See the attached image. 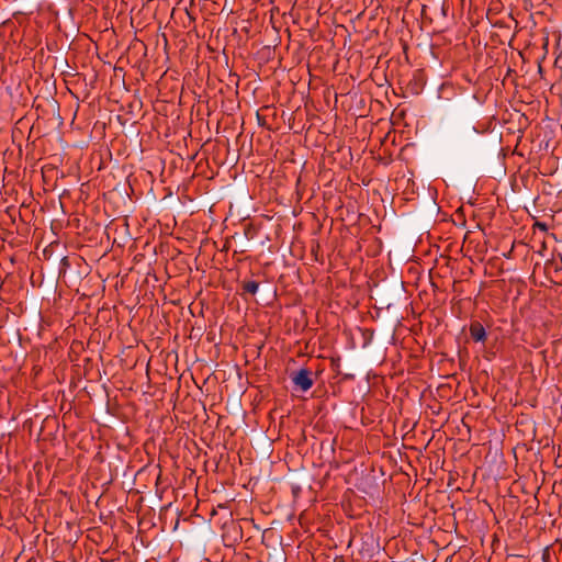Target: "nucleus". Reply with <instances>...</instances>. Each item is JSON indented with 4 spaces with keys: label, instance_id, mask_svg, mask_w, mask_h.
Segmentation results:
<instances>
[{
    "label": "nucleus",
    "instance_id": "f257e3e1",
    "mask_svg": "<svg viewBox=\"0 0 562 562\" xmlns=\"http://www.w3.org/2000/svg\"><path fill=\"white\" fill-rule=\"evenodd\" d=\"M291 380L294 386L302 392L308 391L314 384V381L312 379V372L305 368H302L294 372L291 375Z\"/></svg>",
    "mask_w": 562,
    "mask_h": 562
},
{
    "label": "nucleus",
    "instance_id": "f03ea898",
    "mask_svg": "<svg viewBox=\"0 0 562 562\" xmlns=\"http://www.w3.org/2000/svg\"><path fill=\"white\" fill-rule=\"evenodd\" d=\"M470 335L475 341H484L486 339V331L483 325L479 322L472 323L470 326Z\"/></svg>",
    "mask_w": 562,
    "mask_h": 562
},
{
    "label": "nucleus",
    "instance_id": "7ed1b4c3",
    "mask_svg": "<svg viewBox=\"0 0 562 562\" xmlns=\"http://www.w3.org/2000/svg\"><path fill=\"white\" fill-rule=\"evenodd\" d=\"M259 289V283L256 281H247L244 283V290L247 293L256 294Z\"/></svg>",
    "mask_w": 562,
    "mask_h": 562
},
{
    "label": "nucleus",
    "instance_id": "20e7f679",
    "mask_svg": "<svg viewBox=\"0 0 562 562\" xmlns=\"http://www.w3.org/2000/svg\"><path fill=\"white\" fill-rule=\"evenodd\" d=\"M548 225L543 222H536L533 224V229H539L540 232H547L548 231Z\"/></svg>",
    "mask_w": 562,
    "mask_h": 562
}]
</instances>
